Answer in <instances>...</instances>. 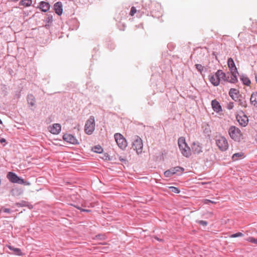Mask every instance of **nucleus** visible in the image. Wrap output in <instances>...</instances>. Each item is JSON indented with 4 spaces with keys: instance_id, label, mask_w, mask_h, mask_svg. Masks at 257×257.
Returning <instances> with one entry per match:
<instances>
[{
    "instance_id": "b1692460",
    "label": "nucleus",
    "mask_w": 257,
    "mask_h": 257,
    "mask_svg": "<svg viewBox=\"0 0 257 257\" xmlns=\"http://www.w3.org/2000/svg\"><path fill=\"white\" fill-rule=\"evenodd\" d=\"M240 80L243 83V84L249 86L250 84V81L248 77L245 75H242L240 77Z\"/></svg>"
},
{
    "instance_id": "a878e982",
    "label": "nucleus",
    "mask_w": 257,
    "mask_h": 257,
    "mask_svg": "<svg viewBox=\"0 0 257 257\" xmlns=\"http://www.w3.org/2000/svg\"><path fill=\"white\" fill-rule=\"evenodd\" d=\"M92 150L96 153L100 154L103 152V149L100 145H96L92 148Z\"/></svg>"
},
{
    "instance_id": "f03ea898",
    "label": "nucleus",
    "mask_w": 257,
    "mask_h": 257,
    "mask_svg": "<svg viewBox=\"0 0 257 257\" xmlns=\"http://www.w3.org/2000/svg\"><path fill=\"white\" fill-rule=\"evenodd\" d=\"M228 133L230 138L235 141L239 142L242 134L240 130L235 126H231L228 130Z\"/></svg>"
},
{
    "instance_id": "6ab92c4d",
    "label": "nucleus",
    "mask_w": 257,
    "mask_h": 257,
    "mask_svg": "<svg viewBox=\"0 0 257 257\" xmlns=\"http://www.w3.org/2000/svg\"><path fill=\"white\" fill-rule=\"evenodd\" d=\"M8 247L11 250L13 251V254H14L15 255H19V256H22V255H23V253H22L21 249L19 248L15 247H14L13 246H11V245H8Z\"/></svg>"
},
{
    "instance_id": "3c124183",
    "label": "nucleus",
    "mask_w": 257,
    "mask_h": 257,
    "mask_svg": "<svg viewBox=\"0 0 257 257\" xmlns=\"http://www.w3.org/2000/svg\"><path fill=\"white\" fill-rule=\"evenodd\" d=\"M48 22H49L50 21H52V17H48Z\"/></svg>"
},
{
    "instance_id": "4468645a",
    "label": "nucleus",
    "mask_w": 257,
    "mask_h": 257,
    "mask_svg": "<svg viewBox=\"0 0 257 257\" xmlns=\"http://www.w3.org/2000/svg\"><path fill=\"white\" fill-rule=\"evenodd\" d=\"M38 8H39L43 12L45 13L49 10L50 5L48 2L42 1L39 3Z\"/></svg>"
},
{
    "instance_id": "2eb2a0df",
    "label": "nucleus",
    "mask_w": 257,
    "mask_h": 257,
    "mask_svg": "<svg viewBox=\"0 0 257 257\" xmlns=\"http://www.w3.org/2000/svg\"><path fill=\"white\" fill-rule=\"evenodd\" d=\"M227 64L230 72H237V70L235 65L234 62L232 58H229L227 60Z\"/></svg>"
},
{
    "instance_id": "473e14b6",
    "label": "nucleus",
    "mask_w": 257,
    "mask_h": 257,
    "mask_svg": "<svg viewBox=\"0 0 257 257\" xmlns=\"http://www.w3.org/2000/svg\"><path fill=\"white\" fill-rule=\"evenodd\" d=\"M28 204V202L25 201H22L21 202L19 203H17V206L18 207H23V206H26V205Z\"/></svg>"
},
{
    "instance_id": "9d476101",
    "label": "nucleus",
    "mask_w": 257,
    "mask_h": 257,
    "mask_svg": "<svg viewBox=\"0 0 257 257\" xmlns=\"http://www.w3.org/2000/svg\"><path fill=\"white\" fill-rule=\"evenodd\" d=\"M192 150L194 154H199L202 152V145L199 142H194L192 144Z\"/></svg>"
},
{
    "instance_id": "49530a36",
    "label": "nucleus",
    "mask_w": 257,
    "mask_h": 257,
    "mask_svg": "<svg viewBox=\"0 0 257 257\" xmlns=\"http://www.w3.org/2000/svg\"><path fill=\"white\" fill-rule=\"evenodd\" d=\"M119 160L122 162H124L125 163L126 162V160L125 159L123 158L122 157H120L119 158Z\"/></svg>"
},
{
    "instance_id": "7c9ffc66",
    "label": "nucleus",
    "mask_w": 257,
    "mask_h": 257,
    "mask_svg": "<svg viewBox=\"0 0 257 257\" xmlns=\"http://www.w3.org/2000/svg\"><path fill=\"white\" fill-rule=\"evenodd\" d=\"M174 170H176L175 174H176L177 172H183L185 170L184 168L180 167V166L175 167H174Z\"/></svg>"
},
{
    "instance_id": "c03bdc74",
    "label": "nucleus",
    "mask_w": 257,
    "mask_h": 257,
    "mask_svg": "<svg viewBox=\"0 0 257 257\" xmlns=\"http://www.w3.org/2000/svg\"><path fill=\"white\" fill-rule=\"evenodd\" d=\"M26 206L28 207V208H29L30 209H31L33 208V206L28 202V204L26 205Z\"/></svg>"
},
{
    "instance_id": "4c0bfd02",
    "label": "nucleus",
    "mask_w": 257,
    "mask_h": 257,
    "mask_svg": "<svg viewBox=\"0 0 257 257\" xmlns=\"http://www.w3.org/2000/svg\"><path fill=\"white\" fill-rule=\"evenodd\" d=\"M136 12H137V10H136V8L134 7H132L131 8V12H130V15L131 16H133Z\"/></svg>"
},
{
    "instance_id": "603ef678",
    "label": "nucleus",
    "mask_w": 257,
    "mask_h": 257,
    "mask_svg": "<svg viewBox=\"0 0 257 257\" xmlns=\"http://www.w3.org/2000/svg\"><path fill=\"white\" fill-rule=\"evenodd\" d=\"M75 207L76 208H77L78 209L80 210L81 211V210L82 209V208H81L79 206H75Z\"/></svg>"
},
{
    "instance_id": "1a4fd4ad",
    "label": "nucleus",
    "mask_w": 257,
    "mask_h": 257,
    "mask_svg": "<svg viewBox=\"0 0 257 257\" xmlns=\"http://www.w3.org/2000/svg\"><path fill=\"white\" fill-rule=\"evenodd\" d=\"M236 118L240 125L245 126L247 124L248 119L245 114H243L242 115L237 114L236 116Z\"/></svg>"
},
{
    "instance_id": "c756f323",
    "label": "nucleus",
    "mask_w": 257,
    "mask_h": 257,
    "mask_svg": "<svg viewBox=\"0 0 257 257\" xmlns=\"http://www.w3.org/2000/svg\"><path fill=\"white\" fill-rule=\"evenodd\" d=\"M169 190L172 192L175 193H179L180 192V190L178 188L174 186L169 187Z\"/></svg>"
},
{
    "instance_id": "de8ad7c7",
    "label": "nucleus",
    "mask_w": 257,
    "mask_h": 257,
    "mask_svg": "<svg viewBox=\"0 0 257 257\" xmlns=\"http://www.w3.org/2000/svg\"><path fill=\"white\" fill-rule=\"evenodd\" d=\"M81 212H91V210L89 209H82L81 210Z\"/></svg>"
},
{
    "instance_id": "cd10ccee",
    "label": "nucleus",
    "mask_w": 257,
    "mask_h": 257,
    "mask_svg": "<svg viewBox=\"0 0 257 257\" xmlns=\"http://www.w3.org/2000/svg\"><path fill=\"white\" fill-rule=\"evenodd\" d=\"M204 130H203V132L205 134L207 135V136H210V133H211V130H210V126L208 124H205L203 126Z\"/></svg>"
},
{
    "instance_id": "864d4df0",
    "label": "nucleus",
    "mask_w": 257,
    "mask_h": 257,
    "mask_svg": "<svg viewBox=\"0 0 257 257\" xmlns=\"http://www.w3.org/2000/svg\"><path fill=\"white\" fill-rule=\"evenodd\" d=\"M3 122L2 121V120L0 119V124H2Z\"/></svg>"
},
{
    "instance_id": "09e8293b",
    "label": "nucleus",
    "mask_w": 257,
    "mask_h": 257,
    "mask_svg": "<svg viewBox=\"0 0 257 257\" xmlns=\"http://www.w3.org/2000/svg\"><path fill=\"white\" fill-rule=\"evenodd\" d=\"M154 238H155L156 240H158V241H162L163 240L162 239H160V238H159V237H158L157 236H155L154 237Z\"/></svg>"
},
{
    "instance_id": "7ed1b4c3",
    "label": "nucleus",
    "mask_w": 257,
    "mask_h": 257,
    "mask_svg": "<svg viewBox=\"0 0 257 257\" xmlns=\"http://www.w3.org/2000/svg\"><path fill=\"white\" fill-rule=\"evenodd\" d=\"M95 129V119L93 116H91L89 119L86 121L84 131L87 135H91L94 132Z\"/></svg>"
},
{
    "instance_id": "bb28decb",
    "label": "nucleus",
    "mask_w": 257,
    "mask_h": 257,
    "mask_svg": "<svg viewBox=\"0 0 257 257\" xmlns=\"http://www.w3.org/2000/svg\"><path fill=\"white\" fill-rule=\"evenodd\" d=\"M235 101L237 102L239 105H240L243 107H246V102L241 96H240L238 98V99Z\"/></svg>"
},
{
    "instance_id": "a18cd8bd",
    "label": "nucleus",
    "mask_w": 257,
    "mask_h": 257,
    "mask_svg": "<svg viewBox=\"0 0 257 257\" xmlns=\"http://www.w3.org/2000/svg\"><path fill=\"white\" fill-rule=\"evenodd\" d=\"M6 140L4 138H1L0 139V143L1 144H3L4 143H6Z\"/></svg>"
},
{
    "instance_id": "f704fd0d",
    "label": "nucleus",
    "mask_w": 257,
    "mask_h": 257,
    "mask_svg": "<svg viewBox=\"0 0 257 257\" xmlns=\"http://www.w3.org/2000/svg\"><path fill=\"white\" fill-rule=\"evenodd\" d=\"M195 67L198 71H199L200 73H202L204 69V67L202 65L197 64L195 65Z\"/></svg>"
},
{
    "instance_id": "39448f33",
    "label": "nucleus",
    "mask_w": 257,
    "mask_h": 257,
    "mask_svg": "<svg viewBox=\"0 0 257 257\" xmlns=\"http://www.w3.org/2000/svg\"><path fill=\"white\" fill-rule=\"evenodd\" d=\"M133 148L136 150L139 154L142 152L143 144L142 140L138 136L135 137V140L133 143Z\"/></svg>"
},
{
    "instance_id": "6e6552de",
    "label": "nucleus",
    "mask_w": 257,
    "mask_h": 257,
    "mask_svg": "<svg viewBox=\"0 0 257 257\" xmlns=\"http://www.w3.org/2000/svg\"><path fill=\"white\" fill-rule=\"evenodd\" d=\"M27 101L28 107L30 108L31 110H34V109L32 107L36 108V100L35 96L32 94H28L27 96Z\"/></svg>"
},
{
    "instance_id": "a19ab883",
    "label": "nucleus",
    "mask_w": 257,
    "mask_h": 257,
    "mask_svg": "<svg viewBox=\"0 0 257 257\" xmlns=\"http://www.w3.org/2000/svg\"><path fill=\"white\" fill-rule=\"evenodd\" d=\"M19 190L17 189H13L11 191V192L13 195H16L17 193L20 194L21 192H19Z\"/></svg>"
},
{
    "instance_id": "412c9836",
    "label": "nucleus",
    "mask_w": 257,
    "mask_h": 257,
    "mask_svg": "<svg viewBox=\"0 0 257 257\" xmlns=\"http://www.w3.org/2000/svg\"><path fill=\"white\" fill-rule=\"evenodd\" d=\"M175 171L174 169V167L170 168L169 170H166L164 172V175L165 177L170 178L173 175L175 174Z\"/></svg>"
},
{
    "instance_id": "aec40b11",
    "label": "nucleus",
    "mask_w": 257,
    "mask_h": 257,
    "mask_svg": "<svg viewBox=\"0 0 257 257\" xmlns=\"http://www.w3.org/2000/svg\"><path fill=\"white\" fill-rule=\"evenodd\" d=\"M250 103L254 106L257 107V92H253L250 99Z\"/></svg>"
},
{
    "instance_id": "2f4dec72",
    "label": "nucleus",
    "mask_w": 257,
    "mask_h": 257,
    "mask_svg": "<svg viewBox=\"0 0 257 257\" xmlns=\"http://www.w3.org/2000/svg\"><path fill=\"white\" fill-rule=\"evenodd\" d=\"M16 183H18L19 184H24V185H27L29 183H27L22 178L19 177L18 181Z\"/></svg>"
},
{
    "instance_id": "ddd939ff",
    "label": "nucleus",
    "mask_w": 257,
    "mask_h": 257,
    "mask_svg": "<svg viewBox=\"0 0 257 257\" xmlns=\"http://www.w3.org/2000/svg\"><path fill=\"white\" fill-rule=\"evenodd\" d=\"M53 9L56 14L61 16L63 13L62 4L61 2L56 3L53 6Z\"/></svg>"
},
{
    "instance_id": "ea45409f",
    "label": "nucleus",
    "mask_w": 257,
    "mask_h": 257,
    "mask_svg": "<svg viewBox=\"0 0 257 257\" xmlns=\"http://www.w3.org/2000/svg\"><path fill=\"white\" fill-rule=\"evenodd\" d=\"M234 107V103L233 102H230L227 106V108L228 109H232Z\"/></svg>"
},
{
    "instance_id": "f8f14e48",
    "label": "nucleus",
    "mask_w": 257,
    "mask_h": 257,
    "mask_svg": "<svg viewBox=\"0 0 257 257\" xmlns=\"http://www.w3.org/2000/svg\"><path fill=\"white\" fill-rule=\"evenodd\" d=\"M229 95L234 101L237 100L238 98L241 96L239 95V91L235 88H231L229 91Z\"/></svg>"
},
{
    "instance_id": "5701e85b",
    "label": "nucleus",
    "mask_w": 257,
    "mask_h": 257,
    "mask_svg": "<svg viewBox=\"0 0 257 257\" xmlns=\"http://www.w3.org/2000/svg\"><path fill=\"white\" fill-rule=\"evenodd\" d=\"M215 73L216 77H218L219 81L221 79L226 80V75L221 70H218Z\"/></svg>"
},
{
    "instance_id": "8fccbe9b",
    "label": "nucleus",
    "mask_w": 257,
    "mask_h": 257,
    "mask_svg": "<svg viewBox=\"0 0 257 257\" xmlns=\"http://www.w3.org/2000/svg\"><path fill=\"white\" fill-rule=\"evenodd\" d=\"M104 157H105L106 160H107V159H108V160H109V156L108 154H105L104 155Z\"/></svg>"
},
{
    "instance_id": "e433bc0d",
    "label": "nucleus",
    "mask_w": 257,
    "mask_h": 257,
    "mask_svg": "<svg viewBox=\"0 0 257 257\" xmlns=\"http://www.w3.org/2000/svg\"><path fill=\"white\" fill-rule=\"evenodd\" d=\"M196 222L199 225L202 226H206L208 224V222L204 220H197Z\"/></svg>"
},
{
    "instance_id": "a211bd4d",
    "label": "nucleus",
    "mask_w": 257,
    "mask_h": 257,
    "mask_svg": "<svg viewBox=\"0 0 257 257\" xmlns=\"http://www.w3.org/2000/svg\"><path fill=\"white\" fill-rule=\"evenodd\" d=\"M209 79L210 82L214 86H217L219 85L220 82L219 80L218 77H216V73L215 75H211L209 76Z\"/></svg>"
},
{
    "instance_id": "c9c22d12",
    "label": "nucleus",
    "mask_w": 257,
    "mask_h": 257,
    "mask_svg": "<svg viewBox=\"0 0 257 257\" xmlns=\"http://www.w3.org/2000/svg\"><path fill=\"white\" fill-rule=\"evenodd\" d=\"M247 240L249 242L257 244V239H255L253 237H249Z\"/></svg>"
},
{
    "instance_id": "58836bf2",
    "label": "nucleus",
    "mask_w": 257,
    "mask_h": 257,
    "mask_svg": "<svg viewBox=\"0 0 257 257\" xmlns=\"http://www.w3.org/2000/svg\"><path fill=\"white\" fill-rule=\"evenodd\" d=\"M203 202H204V204H207L209 203H211L212 204H216L217 203L216 202L212 201V200H209V199H204L203 200Z\"/></svg>"
},
{
    "instance_id": "37998d69",
    "label": "nucleus",
    "mask_w": 257,
    "mask_h": 257,
    "mask_svg": "<svg viewBox=\"0 0 257 257\" xmlns=\"http://www.w3.org/2000/svg\"><path fill=\"white\" fill-rule=\"evenodd\" d=\"M96 237L97 238L100 239H104V236L102 234H98L96 236Z\"/></svg>"
},
{
    "instance_id": "0eeeda50",
    "label": "nucleus",
    "mask_w": 257,
    "mask_h": 257,
    "mask_svg": "<svg viewBox=\"0 0 257 257\" xmlns=\"http://www.w3.org/2000/svg\"><path fill=\"white\" fill-rule=\"evenodd\" d=\"M63 139L64 140V141L67 142V143H69L73 145L79 144V142L77 139L75 137H74L71 134H64L63 136Z\"/></svg>"
},
{
    "instance_id": "f3484780",
    "label": "nucleus",
    "mask_w": 257,
    "mask_h": 257,
    "mask_svg": "<svg viewBox=\"0 0 257 257\" xmlns=\"http://www.w3.org/2000/svg\"><path fill=\"white\" fill-rule=\"evenodd\" d=\"M7 178L12 183H16L19 176L16 173L10 172L7 174Z\"/></svg>"
},
{
    "instance_id": "79ce46f5",
    "label": "nucleus",
    "mask_w": 257,
    "mask_h": 257,
    "mask_svg": "<svg viewBox=\"0 0 257 257\" xmlns=\"http://www.w3.org/2000/svg\"><path fill=\"white\" fill-rule=\"evenodd\" d=\"M2 210L6 213H11L12 212V210L9 208H3Z\"/></svg>"
},
{
    "instance_id": "72a5a7b5",
    "label": "nucleus",
    "mask_w": 257,
    "mask_h": 257,
    "mask_svg": "<svg viewBox=\"0 0 257 257\" xmlns=\"http://www.w3.org/2000/svg\"><path fill=\"white\" fill-rule=\"evenodd\" d=\"M243 236V233H242L241 232H237L236 233H234V234H231L230 237H231V238H234V237H241V236Z\"/></svg>"
},
{
    "instance_id": "dca6fc26",
    "label": "nucleus",
    "mask_w": 257,
    "mask_h": 257,
    "mask_svg": "<svg viewBox=\"0 0 257 257\" xmlns=\"http://www.w3.org/2000/svg\"><path fill=\"white\" fill-rule=\"evenodd\" d=\"M211 105L213 110L216 112L222 111V108L220 103L215 99L212 100Z\"/></svg>"
},
{
    "instance_id": "c85d7f7f",
    "label": "nucleus",
    "mask_w": 257,
    "mask_h": 257,
    "mask_svg": "<svg viewBox=\"0 0 257 257\" xmlns=\"http://www.w3.org/2000/svg\"><path fill=\"white\" fill-rule=\"evenodd\" d=\"M243 156V153H235L233 155L232 158L233 161H236L239 158H241Z\"/></svg>"
},
{
    "instance_id": "423d86ee",
    "label": "nucleus",
    "mask_w": 257,
    "mask_h": 257,
    "mask_svg": "<svg viewBox=\"0 0 257 257\" xmlns=\"http://www.w3.org/2000/svg\"><path fill=\"white\" fill-rule=\"evenodd\" d=\"M114 137L118 146L121 149H125L127 146V142L123 136L119 133H116Z\"/></svg>"
},
{
    "instance_id": "393cba45",
    "label": "nucleus",
    "mask_w": 257,
    "mask_h": 257,
    "mask_svg": "<svg viewBox=\"0 0 257 257\" xmlns=\"http://www.w3.org/2000/svg\"><path fill=\"white\" fill-rule=\"evenodd\" d=\"M32 4V0H21L19 3L20 6L29 7Z\"/></svg>"
},
{
    "instance_id": "20e7f679",
    "label": "nucleus",
    "mask_w": 257,
    "mask_h": 257,
    "mask_svg": "<svg viewBox=\"0 0 257 257\" xmlns=\"http://www.w3.org/2000/svg\"><path fill=\"white\" fill-rule=\"evenodd\" d=\"M215 141L217 147L220 151H225L228 149V142L225 137L222 136L216 137Z\"/></svg>"
},
{
    "instance_id": "4be33fe9",
    "label": "nucleus",
    "mask_w": 257,
    "mask_h": 257,
    "mask_svg": "<svg viewBox=\"0 0 257 257\" xmlns=\"http://www.w3.org/2000/svg\"><path fill=\"white\" fill-rule=\"evenodd\" d=\"M231 75L230 76V79L229 81L230 83H235L238 81L237 75L238 74V71L237 72H231Z\"/></svg>"
},
{
    "instance_id": "9b49d317",
    "label": "nucleus",
    "mask_w": 257,
    "mask_h": 257,
    "mask_svg": "<svg viewBox=\"0 0 257 257\" xmlns=\"http://www.w3.org/2000/svg\"><path fill=\"white\" fill-rule=\"evenodd\" d=\"M50 132L53 135H58L61 130V126L59 123H54L49 126Z\"/></svg>"
},
{
    "instance_id": "f257e3e1",
    "label": "nucleus",
    "mask_w": 257,
    "mask_h": 257,
    "mask_svg": "<svg viewBox=\"0 0 257 257\" xmlns=\"http://www.w3.org/2000/svg\"><path fill=\"white\" fill-rule=\"evenodd\" d=\"M178 144L182 154L185 157H189L191 155V150L186 142L185 138L183 137H180Z\"/></svg>"
}]
</instances>
